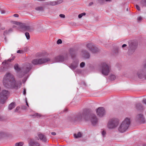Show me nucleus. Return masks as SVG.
<instances>
[{
  "mask_svg": "<svg viewBox=\"0 0 146 146\" xmlns=\"http://www.w3.org/2000/svg\"><path fill=\"white\" fill-rule=\"evenodd\" d=\"M22 52H23V51L22 50H18L17 51V53H21Z\"/></svg>",
  "mask_w": 146,
  "mask_h": 146,
  "instance_id": "obj_43",
  "label": "nucleus"
},
{
  "mask_svg": "<svg viewBox=\"0 0 146 146\" xmlns=\"http://www.w3.org/2000/svg\"><path fill=\"white\" fill-rule=\"evenodd\" d=\"M127 46V45L126 44H123L122 45V48H124L126 46Z\"/></svg>",
  "mask_w": 146,
  "mask_h": 146,
  "instance_id": "obj_48",
  "label": "nucleus"
},
{
  "mask_svg": "<svg viewBox=\"0 0 146 146\" xmlns=\"http://www.w3.org/2000/svg\"><path fill=\"white\" fill-rule=\"evenodd\" d=\"M140 4L141 5L142 7H146V0H142Z\"/></svg>",
  "mask_w": 146,
  "mask_h": 146,
  "instance_id": "obj_22",
  "label": "nucleus"
},
{
  "mask_svg": "<svg viewBox=\"0 0 146 146\" xmlns=\"http://www.w3.org/2000/svg\"><path fill=\"white\" fill-rule=\"evenodd\" d=\"M37 55L40 58L33 60L32 63L34 65H40L47 63L50 60L49 58L45 57L48 55V54L45 52L39 53Z\"/></svg>",
  "mask_w": 146,
  "mask_h": 146,
  "instance_id": "obj_3",
  "label": "nucleus"
},
{
  "mask_svg": "<svg viewBox=\"0 0 146 146\" xmlns=\"http://www.w3.org/2000/svg\"><path fill=\"white\" fill-rule=\"evenodd\" d=\"M62 43V40L60 39H58L57 41V44H61Z\"/></svg>",
  "mask_w": 146,
  "mask_h": 146,
  "instance_id": "obj_36",
  "label": "nucleus"
},
{
  "mask_svg": "<svg viewBox=\"0 0 146 146\" xmlns=\"http://www.w3.org/2000/svg\"><path fill=\"white\" fill-rule=\"evenodd\" d=\"M26 104H27V105L28 106H29V105L28 104V103H27V101H26Z\"/></svg>",
  "mask_w": 146,
  "mask_h": 146,
  "instance_id": "obj_51",
  "label": "nucleus"
},
{
  "mask_svg": "<svg viewBox=\"0 0 146 146\" xmlns=\"http://www.w3.org/2000/svg\"><path fill=\"white\" fill-rule=\"evenodd\" d=\"M68 54H65L63 55H60L56 57L54 59L53 63L60 62H64L67 60L68 58Z\"/></svg>",
  "mask_w": 146,
  "mask_h": 146,
  "instance_id": "obj_8",
  "label": "nucleus"
},
{
  "mask_svg": "<svg viewBox=\"0 0 146 146\" xmlns=\"http://www.w3.org/2000/svg\"><path fill=\"white\" fill-rule=\"evenodd\" d=\"M105 111L103 107H99L96 110V113L98 116L102 117L105 114Z\"/></svg>",
  "mask_w": 146,
  "mask_h": 146,
  "instance_id": "obj_11",
  "label": "nucleus"
},
{
  "mask_svg": "<svg viewBox=\"0 0 146 146\" xmlns=\"http://www.w3.org/2000/svg\"><path fill=\"white\" fill-rule=\"evenodd\" d=\"M56 5L60 4L63 2V0H58L56 1Z\"/></svg>",
  "mask_w": 146,
  "mask_h": 146,
  "instance_id": "obj_29",
  "label": "nucleus"
},
{
  "mask_svg": "<svg viewBox=\"0 0 146 146\" xmlns=\"http://www.w3.org/2000/svg\"><path fill=\"white\" fill-rule=\"evenodd\" d=\"M86 47L92 53H94L98 51V48L92 43L87 44Z\"/></svg>",
  "mask_w": 146,
  "mask_h": 146,
  "instance_id": "obj_10",
  "label": "nucleus"
},
{
  "mask_svg": "<svg viewBox=\"0 0 146 146\" xmlns=\"http://www.w3.org/2000/svg\"><path fill=\"white\" fill-rule=\"evenodd\" d=\"M11 60V59H9L7 60H5V61H4L2 63L3 64H4V63H5V64H8V63H7L8 62V61L10 62Z\"/></svg>",
  "mask_w": 146,
  "mask_h": 146,
  "instance_id": "obj_30",
  "label": "nucleus"
},
{
  "mask_svg": "<svg viewBox=\"0 0 146 146\" xmlns=\"http://www.w3.org/2000/svg\"><path fill=\"white\" fill-rule=\"evenodd\" d=\"M23 143L22 142L17 143L15 144V146H23Z\"/></svg>",
  "mask_w": 146,
  "mask_h": 146,
  "instance_id": "obj_26",
  "label": "nucleus"
},
{
  "mask_svg": "<svg viewBox=\"0 0 146 146\" xmlns=\"http://www.w3.org/2000/svg\"><path fill=\"white\" fill-rule=\"evenodd\" d=\"M90 119V117L88 115H86L84 117V119L86 121H88Z\"/></svg>",
  "mask_w": 146,
  "mask_h": 146,
  "instance_id": "obj_32",
  "label": "nucleus"
},
{
  "mask_svg": "<svg viewBox=\"0 0 146 146\" xmlns=\"http://www.w3.org/2000/svg\"><path fill=\"white\" fill-rule=\"evenodd\" d=\"M142 19H137V21L138 22H140L141 21Z\"/></svg>",
  "mask_w": 146,
  "mask_h": 146,
  "instance_id": "obj_46",
  "label": "nucleus"
},
{
  "mask_svg": "<svg viewBox=\"0 0 146 146\" xmlns=\"http://www.w3.org/2000/svg\"><path fill=\"white\" fill-rule=\"evenodd\" d=\"M59 17L61 18H64L66 17L65 15L63 14H60V15H59Z\"/></svg>",
  "mask_w": 146,
  "mask_h": 146,
  "instance_id": "obj_33",
  "label": "nucleus"
},
{
  "mask_svg": "<svg viewBox=\"0 0 146 146\" xmlns=\"http://www.w3.org/2000/svg\"><path fill=\"white\" fill-rule=\"evenodd\" d=\"M78 61H74L70 64L68 66L69 68L72 70H73L75 69L78 66Z\"/></svg>",
  "mask_w": 146,
  "mask_h": 146,
  "instance_id": "obj_13",
  "label": "nucleus"
},
{
  "mask_svg": "<svg viewBox=\"0 0 146 146\" xmlns=\"http://www.w3.org/2000/svg\"><path fill=\"white\" fill-rule=\"evenodd\" d=\"M38 136L39 139L42 140L44 142H48V140L46 139V137L42 133H40L38 134Z\"/></svg>",
  "mask_w": 146,
  "mask_h": 146,
  "instance_id": "obj_17",
  "label": "nucleus"
},
{
  "mask_svg": "<svg viewBox=\"0 0 146 146\" xmlns=\"http://www.w3.org/2000/svg\"><path fill=\"white\" fill-rule=\"evenodd\" d=\"M144 68L143 70L139 71L137 74L139 78H142L145 77L146 79V60L143 62Z\"/></svg>",
  "mask_w": 146,
  "mask_h": 146,
  "instance_id": "obj_9",
  "label": "nucleus"
},
{
  "mask_svg": "<svg viewBox=\"0 0 146 146\" xmlns=\"http://www.w3.org/2000/svg\"><path fill=\"white\" fill-rule=\"evenodd\" d=\"M3 84L7 88L17 89L22 85L21 81H16L13 76L10 73H7L3 79Z\"/></svg>",
  "mask_w": 146,
  "mask_h": 146,
  "instance_id": "obj_1",
  "label": "nucleus"
},
{
  "mask_svg": "<svg viewBox=\"0 0 146 146\" xmlns=\"http://www.w3.org/2000/svg\"><path fill=\"white\" fill-rule=\"evenodd\" d=\"M137 119L140 122L144 123L145 122V118L143 115L142 114H139L137 116Z\"/></svg>",
  "mask_w": 146,
  "mask_h": 146,
  "instance_id": "obj_16",
  "label": "nucleus"
},
{
  "mask_svg": "<svg viewBox=\"0 0 146 146\" xmlns=\"http://www.w3.org/2000/svg\"><path fill=\"white\" fill-rule=\"evenodd\" d=\"M136 108L138 109H142L143 108L142 105L140 103L137 104L136 106Z\"/></svg>",
  "mask_w": 146,
  "mask_h": 146,
  "instance_id": "obj_23",
  "label": "nucleus"
},
{
  "mask_svg": "<svg viewBox=\"0 0 146 146\" xmlns=\"http://www.w3.org/2000/svg\"><path fill=\"white\" fill-rule=\"evenodd\" d=\"M81 55L85 59L88 58L90 56L89 52L84 49H83L82 50L81 52Z\"/></svg>",
  "mask_w": 146,
  "mask_h": 146,
  "instance_id": "obj_12",
  "label": "nucleus"
},
{
  "mask_svg": "<svg viewBox=\"0 0 146 146\" xmlns=\"http://www.w3.org/2000/svg\"><path fill=\"white\" fill-rule=\"evenodd\" d=\"M86 15V13H83L79 14L78 15V17L79 18H81L83 16H85Z\"/></svg>",
  "mask_w": 146,
  "mask_h": 146,
  "instance_id": "obj_27",
  "label": "nucleus"
},
{
  "mask_svg": "<svg viewBox=\"0 0 146 146\" xmlns=\"http://www.w3.org/2000/svg\"><path fill=\"white\" fill-rule=\"evenodd\" d=\"M72 49H70V53L71 54V52L72 51Z\"/></svg>",
  "mask_w": 146,
  "mask_h": 146,
  "instance_id": "obj_49",
  "label": "nucleus"
},
{
  "mask_svg": "<svg viewBox=\"0 0 146 146\" xmlns=\"http://www.w3.org/2000/svg\"><path fill=\"white\" fill-rule=\"evenodd\" d=\"M46 5H50L52 6H54L56 5V2L55 1H49L46 4Z\"/></svg>",
  "mask_w": 146,
  "mask_h": 146,
  "instance_id": "obj_18",
  "label": "nucleus"
},
{
  "mask_svg": "<svg viewBox=\"0 0 146 146\" xmlns=\"http://www.w3.org/2000/svg\"><path fill=\"white\" fill-rule=\"evenodd\" d=\"M143 102L146 105V99H144L143 100Z\"/></svg>",
  "mask_w": 146,
  "mask_h": 146,
  "instance_id": "obj_45",
  "label": "nucleus"
},
{
  "mask_svg": "<svg viewBox=\"0 0 146 146\" xmlns=\"http://www.w3.org/2000/svg\"><path fill=\"white\" fill-rule=\"evenodd\" d=\"M25 35L27 39H29L30 38V36L29 33L28 32H26L25 33Z\"/></svg>",
  "mask_w": 146,
  "mask_h": 146,
  "instance_id": "obj_28",
  "label": "nucleus"
},
{
  "mask_svg": "<svg viewBox=\"0 0 146 146\" xmlns=\"http://www.w3.org/2000/svg\"><path fill=\"white\" fill-rule=\"evenodd\" d=\"M106 1L110 2L111 1V0H105Z\"/></svg>",
  "mask_w": 146,
  "mask_h": 146,
  "instance_id": "obj_50",
  "label": "nucleus"
},
{
  "mask_svg": "<svg viewBox=\"0 0 146 146\" xmlns=\"http://www.w3.org/2000/svg\"><path fill=\"white\" fill-rule=\"evenodd\" d=\"M20 108L19 107H17L16 108L15 110V112H17L19 110Z\"/></svg>",
  "mask_w": 146,
  "mask_h": 146,
  "instance_id": "obj_41",
  "label": "nucleus"
},
{
  "mask_svg": "<svg viewBox=\"0 0 146 146\" xmlns=\"http://www.w3.org/2000/svg\"><path fill=\"white\" fill-rule=\"evenodd\" d=\"M83 114L81 113H79L78 114L77 117H76V120H80L82 118Z\"/></svg>",
  "mask_w": 146,
  "mask_h": 146,
  "instance_id": "obj_20",
  "label": "nucleus"
},
{
  "mask_svg": "<svg viewBox=\"0 0 146 146\" xmlns=\"http://www.w3.org/2000/svg\"><path fill=\"white\" fill-rule=\"evenodd\" d=\"M5 11L4 10L0 9V12L2 14H4Z\"/></svg>",
  "mask_w": 146,
  "mask_h": 146,
  "instance_id": "obj_35",
  "label": "nucleus"
},
{
  "mask_svg": "<svg viewBox=\"0 0 146 146\" xmlns=\"http://www.w3.org/2000/svg\"><path fill=\"white\" fill-rule=\"evenodd\" d=\"M102 134L103 136H104L106 134V132L104 131L102 132Z\"/></svg>",
  "mask_w": 146,
  "mask_h": 146,
  "instance_id": "obj_38",
  "label": "nucleus"
},
{
  "mask_svg": "<svg viewBox=\"0 0 146 146\" xmlns=\"http://www.w3.org/2000/svg\"><path fill=\"white\" fill-rule=\"evenodd\" d=\"M115 78L116 77L114 75H111L110 76V79L111 81L114 80Z\"/></svg>",
  "mask_w": 146,
  "mask_h": 146,
  "instance_id": "obj_24",
  "label": "nucleus"
},
{
  "mask_svg": "<svg viewBox=\"0 0 146 146\" xmlns=\"http://www.w3.org/2000/svg\"><path fill=\"white\" fill-rule=\"evenodd\" d=\"M138 18H139V19H140V18H141V17H139Z\"/></svg>",
  "mask_w": 146,
  "mask_h": 146,
  "instance_id": "obj_52",
  "label": "nucleus"
},
{
  "mask_svg": "<svg viewBox=\"0 0 146 146\" xmlns=\"http://www.w3.org/2000/svg\"><path fill=\"white\" fill-rule=\"evenodd\" d=\"M130 123V119L126 118L118 127V130L121 133H123L127 129Z\"/></svg>",
  "mask_w": 146,
  "mask_h": 146,
  "instance_id": "obj_5",
  "label": "nucleus"
},
{
  "mask_svg": "<svg viewBox=\"0 0 146 146\" xmlns=\"http://www.w3.org/2000/svg\"><path fill=\"white\" fill-rule=\"evenodd\" d=\"M4 134L3 133H0V136H1V137H3L4 136Z\"/></svg>",
  "mask_w": 146,
  "mask_h": 146,
  "instance_id": "obj_44",
  "label": "nucleus"
},
{
  "mask_svg": "<svg viewBox=\"0 0 146 146\" xmlns=\"http://www.w3.org/2000/svg\"><path fill=\"white\" fill-rule=\"evenodd\" d=\"M13 16L14 17H19V15L17 14H15L13 15Z\"/></svg>",
  "mask_w": 146,
  "mask_h": 146,
  "instance_id": "obj_37",
  "label": "nucleus"
},
{
  "mask_svg": "<svg viewBox=\"0 0 146 146\" xmlns=\"http://www.w3.org/2000/svg\"><path fill=\"white\" fill-rule=\"evenodd\" d=\"M133 46H132L131 45H129V51H130L131 49L133 47Z\"/></svg>",
  "mask_w": 146,
  "mask_h": 146,
  "instance_id": "obj_39",
  "label": "nucleus"
},
{
  "mask_svg": "<svg viewBox=\"0 0 146 146\" xmlns=\"http://www.w3.org/2000/svg\"><path fill=\"white\" fill-rule=\"evenodd\" d=\"M26 89H25L24 88V90H23V94L24 95H25L26 94Z\"/></svg>",
  "mask_w": 146,
  "mask_h": 146,
  "instance_id": "obj_42",
  "label": "nucleus"
},
{
  "mask_svg": "<svg viewBox=\"0 0 146 146\" xmlns=\"http://www.w3.org/2000/svg\"><path fill=\"white\" fill-rule=\"evenodd\" d=\"M119 123L118 119L113 118L110 119L107 124V127L109 129H113L117 127Z\"/></svg>",
  "mask_w": 146,
  "mask_h": 146,
  "instance_id": "obj_6",
  "label": "nucleus"
},
{
  "mask_svg": "<svg viewBox=\"0 0 146 146\" xmlns=\"http://www.w3.org/2000/svg\"><path fill=\"white\" fill-rule=\"evenodd\" d=\"M36 9L38 11H41L43 10L44 8L42 7H36Z\"/></svg>",
  "mask_w": 146,
  "mask_h": 146,
  "instance_id": "obj_25",
  "label": "nucleus"
},
{
  "mask_svg": "<svg viewBox=\"0 0 146 146\" xmlns=\"http://www.w3.org/2000/svg\"><path fill=\"white\" fill-rule=\"evenodd\" d=\"M136 8L138 10H140V8L139 6L137 5H136L135 6Z\"/></svg>",
  "mask_w": 146,
  "mask_h": 146,
  "instance_id": "obj_40",
  "label": "nucleus"
},
{
  "mask_svg": "<svg viewBox=\"0 0 146 146\" xmlns=\"http://www.w3.org/2000/svg\"><path fill=\"white\" fill-rule=\"evenodd\" d=\"M51 134L53 135H56V133L55 132H52L51 133Z\"/></svg>",
  "mask_w": 146,
  "mask_h": 146,
  "instance_id": "obj_47",
  "label": "nucleus"
},
{
  "mask_svg": "<svg viewBox=\"0 0 146 146\" xmlns=\"http://www.w3.org/2000/svg\"><path fill=\"white\" fill-rule=\"evenodd\" d=\"M102 74L104 75H108L110 70V66L105 62L102 63Z\"/></svg>",
  "mask_w": 146,
  "mask_h": 146,
  "instance_id": "obj_7",
  "label": "nucleus"
},
{
  "mask_svg": "<svg viewBox=\"0 0 146 146\" xmlns=\"http://www.w3.org/2000/svg\"><path fill=\"white\" fill-rule=\"evenodd\" d=\"M144 146H146V145H145Z\"/></svg>",
  "mask_w": 146,
  "mask_h": 146,
  "instance_id": "obj_53",
  "label": "nucleus"
},
{
  "mask_svg": "<svg viewBox=\"0 0 146 146\" xmlns=\"http://www.w3.org/2000/svg\"><path fill=\"white\" fill-rule=\"evenodd\" d=\"M85 65V63L84 62H81L80 64V66L81 68H83L84 67Z\"/></svg>",
  "mask_w": 146,
  "mask_h": 146,
  "instance_id": "obj_31",
  "label": "nucleus"
},
{
  "mask_svg": "<svg viewBox=\"0 0 146 146\" xmlns=\"http://www.w3.org/2000/svg\"><path fill=\"white\" fill-rule=\"evenodd\" d=\"M32 68V65L29 63L25 64L22 68L20 69L19 67V65L17 64H15L14 65V68L17 72H19L18 74V77L21 78L24 76L25 74L29 72Z\"/></svg>",
  "mask_w": 146,
  "mask_h": 146,
  "instance_id": "obj_2",
  "label": "nucleus"
},
{
  "mask_svg": "<svg viewBox=\"0 0 146 146\" xmlns=\"http://www.w3.org/2000/svg\"><path fill=\"white\" fill-rule=\"evenodd\" d=\"M91 122L93 125H95L97 123L98 119L96 115H92L91 116Z\"/></svg>",
  "mask_w": 146,
  "mask_h": 146,
  "instance_id": "obj_15",
  "label": "nucleus"
},
{
  "mask_svg": "<svg viewBox=\"0 0 146 146\" xmlns=\"http://www.w3.org/2000/svg\"><path fill=\"white\" fill-rule=\"evenodd\" d=\"M81 133L80 132H78L77 134H74V137L76 138L80 137H81Z\"/></svg>",
  "mask_w": 146,
  "mask_h": 146,
  "instance_id": "obj_21",
  "label": "nucleus"
},
{
  "mask_svg": "<svg viewBox=\"0 0 146 146\" xmlns=\"http://www.w3.org/2000/svg\"><path fill=\"white\" fill-rule=\"evenodd\" d=\"M29 145L30 146H39L40 144L37 142L35 141L33 139H31L29 142Z\"/></svg>",
  "mask_w": 146,
  "mask_h": 146,
  "instance_id": "obj_14",
  "label": "nucleus"
},
{
  "mask_svg": "<svg viewBox=\"0 0 146 146\" xmlns=\"http://www.w3.org/2000/svg\"><path fill=\"white\" fill-rule=\"evenodd\" d=\"M34 116L37 117H40L41 116V115L40 114L36 113L34 115Z\"/></svg>",
  "mask_w": 146,
  "mask_h": 146,
  "instance_id": "obj_34",
  "label": "nucleus"
},
{
  "mask_svg": "<svg viewBox=\"0 0 146 146\" xmlns=\"http://www.w3.org/2000/svg\"><path fill=\"white\" fill-rule=\"evenodd\" d=\"M15 106V103H12L10 104L9 106V109L10 110H11L14 108Z\"/></svg>",
  "mask_w": 146,
  "mask_h": 146,
  "instance_id": "obj_19",
  "label": "nucleus"
},
{
  "mask_svg": "<svg viewBox=\"0 0 146 146\" xmlns=\"http://www.w3.org/2000/svg\"><path fill=\"white\" fill-rule=\"evenodd\" d=\"M11 23L12 24L14 25H13V27H17L19 31L21 32L29 31L30 30L31 28L30 26L25 23L15 21H11Z\"/></svg>",
  "mask_w": 146,
  "mask_h": 146,
  "instance_id": "obj_4",
  "label": "nucleus"
}]
</instances>
